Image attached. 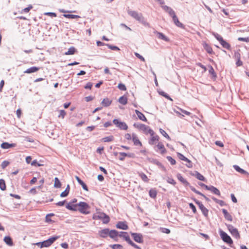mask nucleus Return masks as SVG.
I'll use <instances>...</instances> for the list:
<instances>
[{"instance_id":"nucleus-1","label":"nucleus","mask_w":249,"mask_h":249,"mask_svg":"<svg viewBox=\"0 0 249 249\" xmlns=\"http://www.w3.org/2000/svg\"><path fill=\"white\" fill-rule=\"evenodd\" d=\"M77 211L84 214H88L90 213V207L85 202H80L78 203Z\"/></svg>"},{"instance_id":"nucleus-2","label":"nucleus","mask_w":249,"mask_h":249,"mask_svg":"<svg viewBox=\"0 0 249 249\" xmlns=\"http://www.w3.org/2000/svg\"><path fill=\"white\" fill-rule=\"evenodd\" d=\"M92 218L94 220H102L104 224H107L110 221L109 217L106 213L102 212L96 213L93 214Z\"/></svg>"},{"instance_id":"nucleus-3","label":"nucleus","mask_w":249,"mask_h":249,"mask_svg":"<svg viewBox=\"0 0 249 249\" xmlns=\"http://www.w3.org/2000/svg\"><path fill=\"white\" fill-rule=\"evenodd\" d=\"M134 126L140 130V131H142L143 133H144L145 134H148V133H152L153 134V130L150 129V128L142 124H134Z\"/></svg>"},{"instance_id":"nucleus-4","label":"nucleus","mask_w":249,"mask_h":249,"mask_svg":"<svg viewBox=\"0 0 249 249\" xmlns=\"http://www.w3.org/2000/svg\"><path fill=\"white\" fill-rule=\"evenodd\" d=\"M113 123L121 130H126L128 129V126L127 124L124 122H121L118 119H114L113 120Z\"/></svg>"},{"instance_id":"nucleus-5","label":"nucleus","mask_w":249,"mask_h":249,"mask_svg":"<svg viewBox=\"0 0 249 249\" xmlns=\"http://www.w3.org/2000/svg\"><path fill=\"white\" fill-rule=\"evenodd\" d=\"M220 233L221 238L222 240L231 246V245L233 244V241L230 236L222 231H220Z\"/></svg>"},{"instance_id":"nucleus-6","label":"nucleus","mask_w":249,"mask_h":249,"mask_svg":"<svg viewBox=\"0 0 249 249\" xmlns=\"http://www.w3.org/2000/svg\"><path fill=\"white\" fill-rule=\"evenodd\" d=\"M58 237H53L50 238L49 239L44 241L41 243V248L43 247H48L50 246L57 239ZM40 243H38L37 245L40 244Z\"/></svg>"},{"instance_id":"nucleus-7","label":"nucleus","mask_w":249,"mask_h":249,"mask_svg":"<svg viewBox=\"0 0 249 249\" xmlns=\"http://www.w3.org/2000/svg\"><path fill=\"white\" fill-rule=\"evenodd\" d=\"M128 14L130 16H131L132 17L134 18L135 19H136L139 21H142L143 19V18L142 17V14L141 13H139L138 12H137L136 11L129 10L128 11Z\"/></svg>"},{"instance_id":"nucleus-8","label":"nucleus","mask_w":249,"mask_h":249,"mask_svg":"<svg viewBox=\"0 0 249 249\" xmlns=\"http://www.w3.org/2000/svg\"><path fill=\"white\" fill-rule=\"evenodd\" d=\"M219 43L222 46V47L228 50H231V45L227 42L226 40H224L223 38L219 36Z\"/></svg>"},{"instance_id":"nucleus-9","label":"nucleus","mask_w":249,"mask_h":249,"mask_svg":"<svg viewBox=\"0 0 249 249\" xmlns=\"http://www.w3.org/2000/svg\"><path fill=\"white\" fill-rule=\"evenodd\" d=\"M228 229L231 235L237 239L240 238V234L237 229L234 228L232 226L230 225Z\"/></svg>"},{"instance_id":"nucleus-10","label":"nucleus","mask_w":249,"mask_h":249,"mask_svg":"<svg viewBox=\"0 0 249 249\" xmlns=\"http://www.w3.org/2000/svg\"><path fill=\"white\" fill-rule=\"evenodd\" d=\"M131 235L134 240L139 243H142L143 242V237L142 235L140 233H132Z\"/></svg>"},{"instance_id":"nucleus-11","label":"nucleus","mask_w":249,"mask_h":249,"mask_svg":"<svg viewBox=\"0 0 249 249\" xmlns=\"http://www.w3.org/2000/svg\"><path fill=\"white\" fill-rule=\"evenodd\" d=\"M221 211L224 215L225 219L231 222L232 221V217L231 215L229 213V212L225 209H222Z\"/></svg>"},{"instance_id":"nucleus-12","label":"nucleus","mask_w":249,"mask_h":249,"mask_svg":"<svg viewBox=\"0 0 249 249\" xmlns=\"http://www.w3.org/2000/svg\"><path fill=\"white\" fill-rule=\"evenodd\" d=\"M177 156H178V157L180 160H183V161H186L188 163V164L187 165V166L189 168H191L192 167V162L191 161L188 159H187V158H186L184 155H183L182 154L180 153H177Z\"/></svg>"},{"instance_id":"nucleus-13","label":"nucleus","mask_w":249,"mask_h":249,"mask_svg":"<svg viewBox=\"0 0 249 249\" xmlns=\"http://www.w3.org/2000/svg\"><path fill=\"white\" fill-rule=\"evenodd\" d=\"M151 136V138L149 140V144L153 145L155 142H158L159 140V137L155 134V132L153 130V134L149 133Z\"/></svg>"},{"instance_id":"nucleus-14","label":"nucleus","mask_w":249,"mask_h":249,"mask_svg":"<svg viewBox=\"0 0 249 249\" xmlns=\"http://www.w3.org/2000/svg\"><path fill=\"white\" fill-rule=\"evenodd\" d=\"M132 139L135 145H139L141 147L142 146V142L140 141L136 134L133 133L132 134Z\"/></svg>"},{"instance_id":"nucleus-15","label":"nucleus","mask_w":249,"mask_h":249,"mask_svg":"<svg viewBox=\"0 0 249 249\" xmlns=\"http://www.w3.org/2000/svg\"><path fill=\"white\" fill-rule=\"evenodd\" d=\"M170 16L172 17L173 20L176 26L180 28L183 27V24L179 21L175 12Z\"/></svg>"},{"instance_id":"nucleus-16","label":"nucleus","mask_w":249,"mask_h":249,"mask_svg":"<svg viewBox=\"0 0 249 249\" xmlns=\"http://www.w3.org/2000/svg\"><path fill=\"white\" fill-rule=\"evenodd\" d=\"M109 230L108 229H105L99 231L98 234L100 237L102 238H106L109 236Z\"/></svg>"},{"instance_id":"nucleus-17","label":"nucleus","mask_w":249,"mask_h":249,"mask_svg":"<svg viewBox=\"0 0 249 249\" xmlns=\"http://www.w3.org/2000/svg\"><path fill=\"white\" fill-rule=\"evenodd\" d=\"M78 203L73 204L72 203H68L66 205V207L69 210L72 211H77Z\"/></svg>"},{"instance_id":"nucleus-18","label":"nucleus","mask_w":249,"mask_h":249,"mask_svg":"<svg viewBox=\"0 0 249 249\" xmlns=\"http://www.w3.org/2000/svg\"><path fill=\"white\" fill-rule=\"evenodd\" d=\"M119 232L116 230H109V236L113 239L115 241H117V237L118 236Z\"/></svg>"},{"instance_id":"nucleus-19","label":"nucleus","mask_w":249,"mask_h":249,"mask_svg":"<svg viewBox=\"0 0 249 249\" xmlns=\"http://www.w3.org/2000/svg\"><path fill=\"white\" fill-rule=\"evenodd\" d=\"M158 150L161 154H164L166 153V150L162 142H159L156 145Z\"/></svg>"},{"instance_id":"nucleus-20","label":"nucleus","mask_w":249,"mask_h":249,"mask_svg":"<svg viewBox=\"0 0 249 249\" xmlns=\"http://www.w3.org/2000/svg\"><path fill=\"white\" fill-rule=\"evenodd\" d=\"M16 143H9L7 142H3L1 144L0 147L2 149H9L12 147H15L16 146Z\"/></svg>"},{"instance_id":"nucleus-21","label":"nucleus","mask_w":249,"mask_h":249,"mask_svg":"<svg viewBox=\"0 0 249 249\" xmlns=\"http://www.w3.org/2000/svg\"><path fill=\"white\" fill-rule=\"evenodd\" d=\"M118 236L124 238L128 243L131 240L130 237L126 232L121 231L119 233Z\"/></svg>"},{"instance_id":"nucleus-22","label":"nucleus","mask_w":249,"mask_h":249,"mask_svg":"<svg viewBox=\"0 0 249 249\" xmlns=\"http://www.w3.org/2000/svg\"><path fill=\"white\" fill-rule=\"evenodd\" d=\"M119 154L121 156V157L119 158V160L122 161L124 160L126 157H128L129 158L134 157V154L132 153L127 154L124 152H120L119 153Z\"/></svg>"},{"instance_id":"nucleus-23","label":"nucleus","mask_w":249,"mask_h":249,"mask_svg":"<svg viewBox=\"0 0 249 249\" xmlns=\"http://www.w3.org/2000/svg\"><path fill=\"white\" fill-rule=\"evenodd\" d=\"M116 227L118 229H123L124 230H126L128 228L127 225L125 222H119L117 224Z\"/></svg>"},{"instance_id":"nucleus-24","label":"nucleus","mask_w":249,"mask_h":249,"mask_svg":"<svg viewBox=\"0 0 249 249\" xmlns=\"http://www.w3.org/2000/svg\"><path fill=\"white\" fill-rule=\"evenodd\" d=\"M40 68L37 67H32L31 68H28L26 71H24V73H31L37 71Z\"/></svg>"},{"instance_id":"nucleus-25","label":"nucleus","mask_w":249,"mask_h":249,"mask_svg":"<svg viewBox=\"0 0 249 249\" xmlns=\"http://www.w3.org/2000/svg\"><path fill=\"white\" fill-rule=\"evenodd\" d=\"M135 112L140 120H142L144 122H147V120L142 113L141 112L139 111L138 110H135Z\"/></svg>"},{"instance_id":"nucleus-26","label":"nucleus","mask_w":249,"mask_h":249,"mask_svg":"<svg viewBox=\"0 0 249 249\" xmlns=\"http://www.w3.org/2000/svg\"><path fill=\"white\" fill-rule=\"evenodd\" d=\"M75 178L78 182L82 186L83 189L86 191H88V188L86 184L78 176H75Z\"/></svg>"},{"instance_id":"nucleus-27","label":"nucleus","mask_w":249,"mask_h":249,"mask_svg":"<svg viewBox=\"0 0 249 249\" xmlns=\"http://www.w3.org/2000/svg\"><path fill=\"white\" fill-rule=\"evenodd\" d=\"M112 100L107 98H104L102 102V105L105 107H108L109 106L111 103H112Z\"/></svg>"},{"instance_id":"nucleus-28","label":"nucleus","mask_w":249,"mask_h":249,"mask_svg":"<svg viewBox=\"0 0 249 249\" xmlns=\"http://www.w3.org/2000/svg\"><path fill=\"white\" fill-rule=\"evenodd\" d=\"M198 204L200 209L201 210L205 216H207L208 213V210L204 207V206L201 203L199 202L198 203Z\"/></svg>"},{"instance_id":"nucleus-29","label":"nucleus","mask_w":249,"mask_h":249,"mask_svg":"<svg viewBox=\"0 0 249 249\" xmlns=\"http://www.w3.org/2000/svg\"><path fill=\"white\" fill-rule=\"evenodd\" d=\"M203 46L205 50L209 53H213V50L211 47L206 43V42L203 43Z\"/></svg>"},{"instance_id":"nucleus-30","label":"nucleus","mask_w":249,"mask_h":249,"mask_svg":"<svg viewBox=\"0 0 249 249\" xmlns=\"http://www.w3.org/2000/svg\"><path fill=\"white\" fill-rule=\"evenodd\" d=\"M139 176L141 178V179L145 182H148L149 181V179L147 176L142 172H138Z\"/></svg>"},{"instance_id":"nucleus-31","label":"nucleus","mask_w":249,"mask_h":249,"mask_svg":"<svg viewBox=\"0 0 249 249\" xmlns=\"http://www.w3.org/2000/svg\"><path fill=\"white\" fill-rule=\"evenodd\" d=\"M76 52V50L74 47H70L68 51L65 53V55H72L74 54Z\"/></svg>"},{"instance_id":"nucleus-32","label":"nucleus","mask_w":249,"mask_h":249,"mask_svg":"<svg viewBox=\"0 0 249 249\" xmlns=\"http://www.w3.org/2000/svg\"><path fill=\"white\" fill-rule=\"evenodd\" d=\"M70 185L68 184V185H67L65 190L64 191H63V192H62L61 194H60V196L62 197H66L68 195V194L70 192Z\"/></svg>"},{"instance_id":"nucleus-33","label":"nucleus","mask_w":249,"mask_h":249,"mask_svg":"<svg viewBox=\"0 0 249 249\" xmlns=\"http://www.w3.org/2000/svg\"><path fill=\"white\" fill-rule=\"evenodd\" d=\"M157 35L159 38L162 39L165 41H169V39L164 36L162 33L160 32H157Z\"/></svg>"},{"instance_id":"nucleus-34","label":"nucleus","mask_w":249,"mask_h":249,"mask_svg":"<svg viewBox=\"0 0 249 249\" xmlns=\"http://www.w3.org/2000/svg\"><path fill=\"white\" fill-rule=\"evenodd\" d=\"M119 102L123 105H125L127 103V98L125 96H123L119 98Z\"/></svg>"},{"instance_id":"nucleus-35","label":"nucleus","mask_w":249,"mask_h":249,"mask_svg":"<svg viewBox=\"0 0 249 249\" xmlns=\"http://www.w3.org/2000/svg\"><path fill=\"white\" fill-rule=\"evenodd\" d=\"M233 168L237 172H238L242 174H246L247 173V172L245 170L241 168L238 165H233Z\"/></svg>"},{"instance_id":"nucleus-36","label":"nucleus","mask_w":249,"mask_h":249,"mask_svg":"<svg viewBox=\"0 0 249 249\" xmlns=\"http://www.w3.org/2000/svg\"><path fill=\"white\" fill-rule=\"evenodd\" d=\"M163 9L168 12L170 16H171L173 14L175 13L174 11L170 7L167 6H163Z\"/></svg>"},{"instance_id":"nucleus-37","label":"nucleus","mask_w":249,"mask_h":249,"mask_svg":"<svg viewBox=\"0 0 249 249\" xmlns=\"http://www.w3.org/2000/svg\"><path fill=\"white\" fill-rule=\"evenodd\" d=\"M4 241L9 246H12L13 244L12 240L10 236H5L4 238Z\"/></svg>"},{"instance_id":"nucleus-38","label":"nucleus","mask_w":249,"mask_h":249,"mask_svg":"<svg viewBox=\"0 0 249 249\" xmlns=\"http://www.w3.org/2000/svg\"><path fill=\"white\" fill-rule=\"evenodd\" d=\"M54 187L55 188H59L61 187V183L57 178H55Z\"/></svg>"},{"instance_id":"nucleus-39","label":"nucleus","mask_w":249,"mask_h":249,"mask_svg":"<svg viewBox=\"0 0 249 249\" xmlns=\"http://www.w3.org/2000/svg\"><path fill=\"white\" fill-rule=\"evenodd\" d=\"M149 196L152 198H155L157 196V192L155 189H150L149 192Z\"/></svg>"},{"instance_id":"nucleus-40","label":"nucleus","mask_w":249,"mask_h":249,"mask_svg":"<svg viewBox=\"0 0 249 249\" xmlns=\"http://www.w3.org/2000/svg\"><path fill=\"white\" fill-rule=\"evenodd\" d=\"M63 16L68 18H79L80 17L78 15H70V14H64Z\"/></svg>"},{"instance_id":"nucleus-41","label":"nucleus","mask_w":249,"mask_h":249,"mask_svg":"<svg viewBox=\"0 0 249 249\" xmlns=\"http://www.w3.org/2000/svg\"><path fill=\"white\" fill-rule=\"evenodd\" d=\"M114 137L113 136H109L108 137L103 138L102 140L104 142H110L112 141Z\"/></svg>"},{"instance_id":"nucleus-42","label":"nucleus","mask_w":249,"mask_h":249,"mask_svg":"<svg viewBox=\"0 0 249 249\" xmlns=\"http://www.w3.org/2000/svg\"><path fill=\"white\" fill-rule=\"evenodd\" d=\"M0 189L2 191L6 189L5 182L3 179H0Z\"/></svg>"},{"instance_id":"nucleus-43","label":"nucleus","mask_w":249,"mask_h":249,"mask_svg":"<svg viewBox=\"0 0 249 249\" xmlns=\"http://www.w3.org/2000/svg\"><path fill=\"white\" fill-rule=\"evenodd\" d=\"M178 179L184 184H187L188 182L183 178L181 174H178L177 175Z\"/></svg>"},{"instance_id":"nucleus-44","label":"nucleus","mask_w":249,"mask_h":249,"mask_svg":"<svg viewBox=\"0 0 249 249\" xmlns=\"http://www.w3.org/2000/svg\"><path fill=\"white\" fill-rule=\"evenodd\" d=\"M196 178L200 180H202V181H206V179L204 178V177L202 175L200 174L199 173L197 172L196 175Z\"/></svg>"},{"instance_id":"nucleus-45","label":"nucleus","mask_w":249,"mask_h":249,"mask_svg":"<svg viewBox=\"0 0 249 249\" xmlns=\"http://www.w3.org/2000/svg\"><path fill=\"white\" fill-rule=\"evenodd\" d=\"M160 133L166 138L168 139V140H170L171 138L168 135V134L163 129H160Z\"/></svg>"},{"instance_id":"nucleus-46","label":"nucleus","mask_w":249,"mask_h":249,"mask_svg":"<svg viewBox=\"0 0 249 249\" xmlns=\"http://www.w3.org/2000/svg\"><path fill=\"white\" fill-rule=\"evenodd\" d=\"M33 8V6L32 5H29L28 7L25 8L23 10H22L21 13H28L31 9Z\"/></svg>"},{"instance_id":"nucleus-47","label":"nucleus","mask_w":249,"mask_h":249,"mask_svg":"<svg viewBox=\"0 0 249 249\" xmlns=\"http://www.w3.org/2000/svg\"><path fill=\"white\" fill-rule=\"evenodd\" d=\"M110 247L112 249H123V246L120 244H114L110 246Z\"/></svg>"},{"instance_id":"nucleus-48","label":"nucleus","mask_w":249,"mask_h":249,"mask_svg":"<svg viewBox=\"0 0 249 249\" xmlns=\"http://www.w3.org/2000/svg\"><path fill=\"white\" fill-rule=\"evenodd\" d=\"M118 88H119V89L121 90L125 91L126 90V88L125 86L122 83L119 84L118 85Z\"/></svg>"},{"instance_id":"nucleus-49","label":"nucleus","mask_w":249,"mask_h":249,"mask_svg":"<svg viewBox=\"0 0 249 249\" xmlns=\"http://www.w3.org/2000/svg\"><path fill=\"white\" fill-rule=\"evenodd\" d=\"M167 159L168 161L171 163L172 165H175L176 163V160L173 159L171 156H167Z\"/></svg>"},{"instance_id":"nucleus-50","label":"nucleus","mask_w":249,"mask_h":249,"mask_svg":"<svg viewBox=\"0 0 249 249\" xmlns=\"http://www.w3.org/2000/svg\"><path fill=\"white\" fill-rule=\"evenodd\" d=\"M59 112H60V113H59V115H58V117L63 119L64 118V117L65 116V115H66V112L64 110H60Z\"/></svg>"},{"instance_id":"nucleus-51","label":"nucleus","mask_w":249,"mask_h":249,"mask_svg":"<svg viewBox=\"0 0 249 249\" xmlns=\"http://www.w3.org/2000/svg\"><path fill=\"white\" fill-rule=\"evenodd\" d=\"M10 164V162L7 160L3 161L1 164V167L2 169H4L6 167H7L9 164Z\"/></svg>"},{"instance_id":"nucleus-52","label":"nucleus","mask_w":249,"mask_h":249,"mask_svg":"<svg viewBox=\"0 0 249 249\" xmlns=\"http://www.w3.org/2000/svg\"><path fill=\"white\" fill-rule=\"evenodd\" d=\"M134 54H135V56L137 57H138L139 59H140L141 61H142L143 62L145 61L144 58L142 56L140 55L139 53H135Z\"/></svg>"},{"instance_id":"nucleus-53","label":"nucleus","mask_w":249,"mask_h":249,"mask_svg":"<svg viewBox=\"0 0 249 249\" xmlns=\"http://www.w3.org/2000/svg\"><path fill=\"white\" fill-rule=\"evenodd\" d=\"M44 15L51 17H56L57 16L56 14L53 12H46L44 13Z\"/></svg>"},{"instance_id":"nucleus-54","label":"nucleus","mask_w":249,"mask_h":249,"mask_svg":"<svg viewBox=\"0 0 249 249\" xmlns=\"http://www.w3.org/2000/svg\"><path fill=\"white\" fill-rule=\"evenodd\" d=\"M167 181L169 183H170L173 185H175L176 183L175 180L173 178H168Z\"/></svg>"},{"instance_id":"nucleus-55","label":"nucleus","mask_w":249,"mask_h":249,"mask_svg":"<svg viewBox=\"0 0 249 249\" xmlns=\"http://www.w3.org/2000/svg\"><path fill=\"white\" fill-rule=\"evenodd\" d=\"M200 186H201L203 188H205L206 189H207L208 188H214V187L213 186H208L206 185H205V184L203 183H199L198 184Z\"/></svg>"},{"instance_id":"nucleus-56","label":"nucleus","mask_w":249,"mask_h":249,"mask_svg":"<svg viewBox=\"0 0 249 249\" xmlns=\"http://www.w3.org/2000/svg\"><path fill=\"white\" fill-rule=\"evenodd\" d=\"M128 243L135 249H141V248L138 245H137L136 244L134 243L131 240L129 241V242Z\"/></svg>"},{"instance_id":"nucleus-57","label":"nucleus","mask_w":249,"mask_h":249,"mask_svg":"<svg viewBox=\"0 0 249 249\" xmlns=\"http://www.w3.org/2000/svg\"><path fill=\"white\" fill-rule=\"evenodd\" d=\"M189 207L192 210L193 212L194 213H196V208L195 206H194V205L193 203H190L189 204Z\"/></svg>"},{"instance_id":"nucleus-58","label":"nucleus","mask_w":249,"mask_h":249,"mask_svg":"<svg viewBox=\"0 0 249 249\" xmlns=\"http://www.w3.org/2000/svg\"><path fill=\"white\" fill-rule=\"evenodd\" d=\"M160 94L162 96H164L166 98L172 100V99L169 96V95L168 94H167L166 93H165L164 92H163V91L160 92Z\"/></svg>"},{"instance_id":"nucleus-59","label":"nucleus","mask_w":249,"mask_h":249,"mask_svg":"<svg viewBox=\"0 0 249 249\" xmlns=\"http://www.w3.org/2000/svg\"><path fill=\"white\" fill-rule=\"evenodd\" d=\"M92 87V84L91 82H88L85 86L86 89H91Z\"/></svg>"},{"instance_id":"nucleus-60","label":"nucleus","mask_w":249,"mask_h":249,"mask_svg":"<svg viewBox=\"0 0 249 249\" xmlns=\"http://www.w3.org/2000/svg\"><path fill=\"white\" fill-rule=\"evenodd\" d=\"M124 138L127 140H130L132 139V135L129 133H126L124 135Z\"/></svg>"},{"instance_id":"nucleus-61","label":"nucleus","mask_w":249,"mask_h":249,"mask_svg":"<svg viewBox=\"0 0 249 249\" xmlns=\"http://www.w3.org/2000/svg\"><path fill=\"white\" fill-rule=\"evenodd\" d=\"M32 165H36L37 166H43V164L38 163L36 160H34L32 163Z\"/></svg>"},{"instance_id":"nucleus-62","label":"nucleus","mask_w":249,"mask_h":249,"mask_svg":"<svg viewBox=\"0 0 249 249\" xmlns=\"http://www.w3.org/2000/svg\"><path fill=\"white\" fill-rule=\"evenodd\" d=\"M29 193L31 194H33V195H35L36 194V188H33L32 189H31L30 191H29Z\"/></svg>"},{"instance_id":"nucleus-63","label":"nucleus","mask_w":249,"mask_h":249,"mask_svg":"<svg viewBox=\"0 0 249 249\" xmlns=\"http://www.w3.org/2000/svg\"><path fill=\"white\" fill-rule=\"evenodd\" d=\"M16 114L18 118H20L21 115V110L20 109H18L16 111Z\"/></svg>"},{"instance_id":"nucleus-64","label":"nucleus","mask_w":249,"mask_h":249,"mask_svg":"<svg viewBox=\"0 0 249 249\" xmlns=\"http://www.w3.org/2000/svg\"><path fill=\"white\" fill-rule=\"evenodd\" d=\"M196 65L198 66H199V67H201V68H202L203 69V71L204 72L206 71V70H207L206 68L204 65H203L201 63H198Z\"/></svg>"}]
</instances>
